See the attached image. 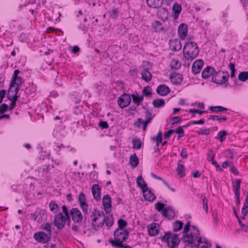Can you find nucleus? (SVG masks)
I'll return each mask as SVG.
<instances>
[{"instance_id":"nucleus-18","label":"nucleus","mask_w":248,"mask_h":248,"mask_svg":"<svg viewBox=\"0 0 248 248\" xmlns=\"http://www.w3.org/2000/svg\"><path fill=\"white\" fill-rule=\"evenodd\" d=\"M215 72V69L213 67L207 66L205 68L202 74V77L203 78H207L211 76H213Z\"/></svg>"},{"instance_id":"nucleus-53","label":"nucleus","mask_w":248,"mask_h":248,"mask_svg":"<svg viewBox=\"0 0 248 248\" xmlns=\"http://www.w3.org/2000/svg\"><path fill=\"white\" fill-rule=\"evenodd\" d=\"M175 132V129H172L169 130L167 132L164 133V138L167 140H169L170 138L171 135Z\"/></svg>"},{"instance_id":"nucleus-17","label":"nucleus","mask_w":248,"mask_h":248,"mask_svg":"<svg viewBox=\"0 0 248 248\" xmlns=\"http://www.w3.org/2000/svg\"><path fill=\"white\" fill-rule=\"evenodd\" d=\"M101 188L98 185L94 184L92 187V192L93 196L94 199L97 201H99L101 199L100 195Z\"/></svg>"},{"instance_id":"nucleus-47","label":"nucleus","mask_w":248,"mask_h":248,"mask_svg":"<svg viewBox=\"0 0 248 248\" xmlns=\"http://www.w3.org/2000/svg\"><path fill=\"white\" fill-rule=\"evenodd\" d=\"M78 202H79V204H80L81 203H87L85 195L82 192H80L78 195Z\"/></svg>"},{"instance_id":"nucleus-64","label":"nucleus","mask_w":248,"mask_h":248,"mask_svg":"<svg viewBox=\"0 0 248 248\" xmlns=\"http://www.w3.org/2000/svg\"><path fill=\"white\" fill-rule=\"evenodd\" d=\"M227 118L225 116H222L220 115H215L214 117V121H226Z\"/></svg>"},{"instance_id":"nucleus-46","label":"nucleus","mask_w":248,"mask_h":248,"mask_svg":"<svg viewBox=\"0 0 248 248\" xmlns=\"http://www.w3.org/2000/svg\"><path fill=\"white\" fill-rule=\"evenodd\" d=\"M227 133L226 131L225 130H221L217 134V137L219 138V140L220 142H222L224 141L226 137Z\"/></svg>"},{"instance_id":"nucleus-11","label":"nucleus","mask_w":248,"mask_h":248,"mask_svg":"<svg viewBox=\"0 0 248 248\" xmlns=\"http://www.w3.org/2000/svg\"><path fill=\"white\" fill-rule=\"evenodd\" d=\"M195 240L196 238H194V235L192 233L189 234H188V233L183 234L182 241L187 246H190L191 247L194 246Z\"/></svg>"},{"instance_id":"nucleus-26","label":"nucleus","mask_w":248,"mask_h":248,"mask_svg":"<svg viewBox=\"0 0 248 248\" xmlns=\"http://www.w3.org/2000/svg\"><path fill=\"white\" fill-rule=\"evenodd\" d=\"M102 218L106 226L108 228L111 227L113 224V217L112 215H109L107 217L104 215V217H102Z\"/></svg>"},{"instance_id":"nucleus-30","label":"nucleus","mask_w":248,"mask_h":248,"mask_svg":"<svg viewBox=\"0 0 248 248\" xmlns=\"http://www.w3.org/2000/svg\"><path fill=\"white\" fill-rule=\"evenodd\" d=\"M131 96L134 103L139 106L143 100V95L140 96L138 94H132Z\"/></svg>"},{"instance_id":"nucleus-6","label":"nucleus","mask_w":248,"mask_h":248,"mask_svg":"<svg viewBox=\"0 0 248 248\" xmlns=\"http://www.w3.org/2000/svg\"><path fill=\"white\" fill-rule=\"evenodd\" d=\"M33 238L39 243L46 244L50 240L51 235L44 232L40 231L34 233Z\"/></svg>"},{"instance_id":"nucleus-51","label":"nucleus","mask_w":248,"mask_h":248,"mask_svg":"<svg viewBox=\"0 0 248 248\" xmlns=\"http://www.w3.org/2000/svg\"><path fill=\"white\" fill-rule=\"evenodd\" d=\"M119 225L118 228H124L127 225V222L123 219H119L118 221Z\"/></svg>"},{"instance_id":"nucleus-19","label":"nucleus","mask_w":248,"mask_h":248,"mask_svg":"<svg viewBox=\"0 0 248 248\" xmlns=\"http://www.w3.org/2000/svg\"><path fill=\"white\" fill-rule=\"evenodd\" d=\"M170 92V88L164 84L159 85L156 89V93L161 96H165Z\"/></svg>"},{"instance_id":"nucleus-56","label":"nucleus","mask_w":248,"mask_h":248,"mask_svg":"<svg viewBox=\"0 0 248 248\" xmlns=\"http://www.w3.org/2000/svg\"><path fill=\"white\" fill-rule=\"evenodd\" d=\"M202 205L203 208L205 210L206 213H207L208 212V201L206 197H204L202 199Z\"/></svg>"},{"instance_id":"nucleus-42","label":"nucleus","mask_w":248,"mask_h":248,"mask_svg":"<svg viewBox=\"0 0 248 248\" xmlns=\"http://www.w3.org/2000/svg\"><path fill=\"white\" fill-rule=\"evenodd\" d=\"M153 140L156 141V146H158V145L162 142V133L161 131H159L156 137V138H153L152 139Z\"/></svg>"},{"instance_id":"nucleus-58","label":"nucleus","mask_w":248,"mask_h":248,"mask_svg":"<svg viewBox=\"0 0 248 248\" xmlns=\"http://www.w3.org/2000/svg\"><path fill=\"white\" fill-rule=\"evenodd\" d=\"M110 16L112 18H116L119 13V11L117 9H113L112 11H109Z\"/></svg>"},{"instance_id":"nucleus-35","label":"nucleus","mask_w":248,"mask_h":248,"mask_svg":"<svg viewBox=\"0 0 248 248\" xmlns=\"http://www.w3.org/2000/svg\"><path fill=\"white\" fill-rule=\"evenodd\" d=\"M165 104L164 99L162 98L156 99L153 101V105L154 107L159 108L161 107L164 106Z\"/></svg>"},{"instance_id":"nucleus-5","label":"nucleus","mask_w":248,"mask_h":248,"mask_svg":"<svg viewBox=\"0 0 248 248\" xmlns=\"http://www.w3.org/2000/svg\"><path fill=\"white\" fill-rule=\"evenodd\" d=\"M66 223V217L62 213L56 214L54 218V225L58 230L63 229Z\"/></svg>"},{"instance_id":"nucleus-12","label":"nucleus","mask_w":248,"mask_h":248,"mask_svg":"<svg viewBox=\"0 0 248 248\" xmlns=\"http://www.w3.org/2000/svg\"><path fill=\"white\" fill-rule=\"evenodd\" d=\"M204 64V62L202 59L196 60L192 66V72L194 75L200 72Z\"/></svg>"},{"instance_id":"nucleus-52","label":"nucleus","mask_w":248,"mask_h":248,"mask_svg":"<svg viewBox=\"0 0 248 248\" xmlns=\"http://www.w3.org/2000/svg\"><path fill=\"white\" fill-rule=\"evenodd\" d=\"M79 205L84 215L88 214V205L87 203H81Z\"/></svg>"},{"instance_id":"nucleus-43","label":"nucleus","mask_w":248,"mask_h":248,"mask_svg":"<svg viewBox=\"0 0 248 248\" xmlns=\"http://www.w3.org/2000/svg\"><path fill=\"white\" fill-rule=\"evenodd\" d=\"M233 211H234V213L236 216V217H237L238 220V222L240 224V225H241V228L244 230L245 231H247V226H246V225H245L244 224H243L241 220V219L239 218L235 208L234 207H233Z\"/></svg>"},{"instance_id":"nucleus-60","label":"nucleus","mask_w":248,"mask_h":248,"mask_svg":"<svg viewBox=\"0 0 248 248\" xmlns=\"http://www.w3.org/2000/svg\"><path fill=\"white\" fill-rule=\"evenodd\" d=\"M18 98H8L9 100L11 101V103L10 104V106H9V108H11V109L14 108L16 106V102Z\"/></svg>"},{"instance_id":"nucleus-62","label":"nucleus","mask_w":248,"mask_h":248,"mask_svg":"<svg viewBox=\"0 0 248 248\" xmlns=\"http://www.w3.org/2000/svg\"><path fill=\"white\" fill-rule=\"evenodd\" d=\"M153 118V116H150L148 118L147 120H146L145 121H142V124H143V130L145 131L146 130L147 125L150 122V121Z\"/></svg>"},{"instance_id":"nucleus-54","label":"nucleus","mask_w":248,"mask_h":248,"mask_svg":"<svg viewBox=\"0 0 248 248\" xmlns=\"http://www.w3.org/2000/svg\"><path fill=\"white\" fill-rule=\"evenodd\" d=\"M167 208L168 210V216L169 218H173L175 216V213L174 210L171 207H168Z\"/></svg>"},{"instance_id":"nucleus-41","label":"nucleus","mask_w":248,"mask_h":248,"mask_svg":"<svg viewBox=\"0 0 248 248\" xmlns=\"http://www.w3.org/2000/svg\"><path fill=\"white\" fill-rule=\"evenodd\" d=\"M238 78L241 81H246L248 79V72L244 71L240 72L238 75Z\"/></svg>"},{"instance_id":"nucleus-63","label":"nucleus","mask_w":248,"mask_h":248,"mask_svg":"<svg viewBox=\"0 0 248 248\" xmlns=\"http://www.w3.org/2000/svg\"><path fill=\"white\" fill-rule=\"evenodd\" d=\"M182 120V117L180 116H175L173 117L172 118H171V120L172 121V125H173L180 121H181Z\"/></svg>"},{"instance_id":"nucleus-59","label":"nucleus","mask_w":248,"mask_h":248,"mask_svg":"<svg viewBox=\"0 0 248 248\" xmlns=\"http://www.w3.org/2000/svg\"><path fill=\"white\" fill-rule=\"evenodd\" d=\"M190 227V222L188 221L185 225L184 228L183 232V234H186L188 233L189 232V228Z\"/></svg>"},{"instance_id":"nucleus-1","label":"nucleus","mask_w":248,"mask_h":248,"mask_svg":"<svg viewBox=\"0 0 248 248\" xmlns=\"http://www.w3.org/2000/svg\"><path fill=\"white\" fill-rule=\"evenodd\" d=\"M199 48L197 44L195 42L186 43L183 48V54L185 59L191 62L198 55Z\"/></svg>"},{"instance_id":"nucleus-8","label":"nucleus","mask_w":248,"mask_h":248,"mask_svg":"<svg viewBox=\"0 0 248 248\" xmlns=\"http://www.w3.org/2000/svg\"><path fill=\"white\" fill-rule=\"evenodd\" d=\"M70 215L73 221L76 223L81 222L83 216L80 210L77 208H73L70 211Z\"/></svg>"},{"instance_id":"nucleus-55","label":"nucleus","mask_w":248,"mask_h":248,"mask_svg":"<svg viewBox=\"0 0 248 248\" xmlns=\"http://www.w3.org/2000/svg\"><path fill=\"white\" fill-rule=\"evenodd\" d=\"M229 167L231 168L230 170L232 173L236 175H238L239 171L232 163H230Z\"/></svg>"},{"instance_id":"nucleus-57","label":"nucleus","mask_w":248,"mask_h":248,"mask_svg":"<svg viewBox=\"0 0 248 248\" xmlns=\"http://www.w3.org/2000/svg\"><path fill=\"white\" fill-rule=\"evenodd\" d=\"M207 155V159L209 162L211 160H213V159H214L215 158V154L214 153L213 151L211 150H210L209 151Z\"/></svg>"},{"instance_id":"nucleus-48","label":"nucleus","mask_w":248,"mask_h":248,"mask_svg":"<svg viewBox=\"0 0 248 248\" xmlns=\"http://www.w3.org/2000/svg\"><path fill=\"white\" fill-rule=\"evenodd\" d=\"M142 93L143 96H147L148 95L151 94L152 90L149 86H146L143 88Z\"/></svg>"},{"instance_id":"nucleus-40","label":"nucleus","mask_w":248,"mask_h":248,"mask_svg":"<svg viewBox=\"0 0 248 248\" xmlns=\"http://www.w3.org/2000/svg\"><path fill=\"white\" fill-rule=\"evenodd\" d=\"M41 228L46 232V233L49 234L51 236V226L50 223H44L41 225Z\"/></svg>"},{"instance_id":"nucleus-38","label":"nucleus","mask_w":248,"mask_h":248,"mask_svg":"<svg viewBox=\"0 0 248 248\" xmlns=\"http://www.w3.org/2000/svg\"><path fill=\"white\" fill-rule=\"evenodd\" d=\"M171 69L177 70L181 67V63L177 59H173L170 63Z\"/></svg>"},{"instance_id":"nucleus-21","label":"nucleus","mask_w":248,"mask_h":248,"mask_svg":"<svg viewBox=\"0 0 248 248\" xmlns=\"http://www.w3.org/2000/svg\"><path fill=\"white\" fill-rule=\"evenodd\" d=\"M143 193V196L145 200L150 202H153L155 199V195L147 187V189H144L142 191Z\"/></svg>"},{"instance_id":"nucleus-32","label":"nucleus","mask_w":248,"mask_h":248,"mask_svg":"<svg viewBox=\"0 0 248 248\" xmlns=\"http://www.w3.org/2000/svg\"><path fill=\"white\" fill-rule=\"evenodd\" d=\"M152 26L155 29V32L163 31L165 29L163 28L162 23L158 21H155L153 23Z\"/></svg>"},{"instance_id":"nucleus-13","label":"nucleus","mask_w":248,"mask_h":248,"mask_svg":"<svg viewBox=\"0 0 248 248\" xmlns=\"http://www.w3.org/2000/svg\"><path fill=\"white\" fill-rule=\"evenodd\" d=\"M188 27L184 23L180 24L178 29V33L179 37L183 40L185 39L187 35Z\"/></svg>"},{"instance_id":"nucleus-45","label":"nucleus","mask_w":248,"mask_h":248,"mask_svg":"<svg viewBox=\"0 0 248 248\" xmlns=\"http://www.w3.org/2000/svg\"><path fill=\"white\" fill-rule=\"evenodd\" d=\"M93 216L97 218L98 219L99 217H104V213L103 212H100L97 210L94 209L93 211L92 212Z\"/></svg>"},{"instance_id":"nucleus-20","label":"nucleus","mask_w":248,"mask_h":248,"mask_svg":"<svg viewBox=\"0 0 248 248\" xmlns=\"http://www.w3.org/2000/svg\"><path fill=\"white\" fill-rule=\"evenodd\" d=\"M170 78L173 84H180L183 80V77L179 73H173L170 75Z\"/></svg>"},{"instance_id":"nucleus-29","label":"nucleus","mask_w":248,"mask_h":248,"mask_svg":"<svg viewBox=\"0 0 248 248\" xmlns=\"http://www.w3.org/2000/svg\"><path fill=\"white\" fill-rule=\"evenodd\" d=\"M142 78L146 82L150 81L152 79V75L147 69H144L141 72Z\"/></svg>"},{"instance_id":"nucleus-27","label":"nucleus","mask_w":248,"mask_h":248,"mask_svg":"<svg viewBox=\"0 0 248 248\" xmlns=\"http://www.w3.org/2000/svg\"><path fill=\"white\" fill-rule=\"evenodd\" d=\"M241 182V179H238L235 180L234 183H233L232 188L234 193V195L240 194V184Z\"/></svg>"},{"instance_id":"nucleus-10","label":"nucleus","mask_w":248,"mask_h":248,"mask_svg":"<svg viewBox=\"0 0 248 248\" xmlns=\"http://www.w3.org/2000/svg\"><path fill=\"white\" fill-rule=\"evenodd\" d=\"M104 209L106 213H109L111 212V199L109 195H104L102 199Z\"/></svg>"},{"instance_id":"nucleus-7","label":"nucleus","mask_w":248,"mask_h":248,"mask_svg":"<svg viewBox=\"0 0 248 248\" xmlns=\"http://www.w3.org/2000/svg\"><path fill=\"white\" fill-rule=\"evenodd\" d=\"M131 96L129 94L124 93L118 99V104L121 108H124L128 106L131 102Z\"/></svg>"},{"instance_id":"nucleus-37","label":"nucleus","mask_w":248,"mask_h":248,"mask_svg":"<svg viewBox=\"0 0 248 248\" xmlns=\"http://www.w3.org/2000/svg\"><path fill=\"white\" fill-rule=\"evenodd\" d=\"M50 210L56 213L59 210V207L55 201H52L49 204Z\"/></svg>"},{"instance_id":"nucleus-34","label":"nucleus","mask_w":248,"mask_h":248,"mask_svg":"<svg viewBox=\"0 0 248 248\" xmlns=\"http://www.w3.org/2000/svg\"><path fill=\"white\" fill-rule=\"evenodd\" d=\"M183 224H184L183 222L179 220H177L172 222V228L173 232H176L181 230L183 228Z\"/></svg>"},{"instance_id":"nucleus-9","label":"nucleus","mask_w":248,"mask_h":248,"mask_svg":"<svg viewBox=\"0 0 248 248\" xmlns=\"http://www.w3.org/2000/svg\"><path fill=\"white\" fill-rule=\"evenodd\" d=\"M53 167V165L51 167L49 165L40 166L35 170L36 175L40 178L44 177L48 173L51 168Z\"/></svg>"},{"instance_id":"nucleus-39","label":"nucleus","mask_w":248,"mask_h":248,"mask_svg":"<svg viewBox=\"0 0 248 248\" xmlns=\"http://www.w3.org/2000/svg\"><path fill=\"white\" fill-rule=\"evenodd\" d=\"M132 142L133 144V148H135L137 150H139L141 148L142 142L140 139H133Z\"/></svg>"},{"instance_id":"nucleus-36","label":"nucleus","mask_w":248,"mask_h":248,"mask_svg":"<svg viewBox=\"0 0 248 248\" xmlns=\"http://www.w3.org/2000/svg\"><path fill=\"white\" fill-rule=\"evenodd\" d=\"M209 109L213 112H219L224 111H227L228 108L222 106H211L209 107Z\"/></svg>"},{"instance_id":"nucleus-28","label":"nucleus","mask_w":248,"mask_h":248,"mask_svg":"<svg viewBox=\"0 0 248 248\" xmlns=\"http://www.w3.org/2000/svg\"><path fill=\"white\" fill-rule=\"evenodd\" d=\"M172 11L174 13V18L176 19L182 11V7L181 5L177 3H175L172 7Z\"/></svg>"},{"instance_id":"nucleus-25","label":"nucleus","mask_w":248,"mask_h":248,"mask_svg":"<svg viewBox=\"0 0 248 248\" xmlns=\"http://www.w3.org/2000/svg\"><path fill=\"white\" fill-rule=\"evenodd\" d=\"M129 164L133 168L136 167L139 164V159L136 154H134L130 156Z\"/></svg>"},{"instance_id":"nucleus-44","label":"nucleus","mask_w":248,"mask_h":248,"mask_svg":"<svg viewBox=\"0 0 248 248\" xmlns=\"http://www.w3.org/2000/svg\"><path fill=\"white\" fill-rule=\"evenodd\" d=\"M38 215H41L40 210H37L33 214H31V218L37 222L41 221L40 218H38Z\"/></svg>"},{"instance_id":"nucleus-2","label":"nucleus","mask_w":248,"mask_h":248,"mask_svg":"<svg viewBox=\"0 0 248 248\" xmlns=\"http://www.w3.org/2000/svg\"><path fill=\"white\" fill-rule=\"evenodd\" d=\"M128 232L124 228H118L114 232V240L110 239L109 242L115 248H120L123 243L128 237Z\"/></svg>"},{"instance_id":"nucleus-22","label":"nucleus","mask_w":248,"mask_h":248,"mask_svg":"<svg viewBox=\"0 0 248 248\" xmlns=\"http://www.w3.org/2000/svg\"><path fill=\"white\" fill-rule=\"evenodd\" d=\"M163 0H146L147 5L153 8L160 7L163 4Z\"/></svg>"},{"instance_id":"nucleus-14","label":"nucleus","mask_w":248,"mask_h":248,"mask_svg":"<svg viewBox=\"0 0 248 248\" xmlns=\"http://www.w3.org/2000/svg\"><path fill=\"white\" fill-rule=\"evenodd\" d=\"M169 45L170 49L174 51H178L182 48L181 41L178 39L170 40L169 42Z\"/></svg>"},{"instance_id":"nucleus-4","label":"nucleus","mask_w":248,"mask_h":248,"mask_svg":"<svg viewBox=\"0 0 248 248\" xmlns=\"http://www.w3.org/2000/svg\"><path fill=\"white\" fill-rule=\"evenodd\" d=\"M229 76V73L226 71L215 72L212 76V81L217 84H223L227 82Z\"/></svg>"},{"instance_id":"nucleus-24","label":"nucleus","mask_w":248,"mask_h":248,"mask_svg":"<svg viewBox=\"0 0 248 248\" xmlns=\"http://www.w3.org/2000/svg\"><path fill=\"white\" fill-rule=\"evenodd\" d=\"M137 184L142 191L144 189H147V185L141 175L138 176L137 178Z\"/></svg>"},{"instance_id":"nucleus-3","label":"nucleus","mask_w":248,"mask_h":248,"mask_svg":"<svg viewBox=\"0 0 248 248\" xmlns=\"http://www.w3.org/2000/svg\"><path fill=\"white\" fill-rule=\"evenodd\" d=\"M162 241L167 243L168 246L170 248H175L179 244L180 239L178 235L175 233L172 234L170 232H165L164 235L159 237Z\"/></svg>"},{"instance_id":"nucleus-23","label":"nucleus","mask_w":248,"mask_h":248,"mask_svg":"<svg viewBox=\"0 0 248 248\" xmlns=\"http://www.w3.org/2000/svg\"><path fill=\"white\" fill-rule=\"evenodd\" d=\"M165 204L163 203L157 202L155 204V209L159 212H162L163 216H168V210L167 208H165Z\"/></svg>"},{"instance_id":"nucleus-31","label":"nucleus","mask_w":248,"mask_h":248,"mask_svg":"<svg viewBox=\"0 0 248 248\" xmlns=\"http://www.w3.org/2000/svg\"><path fill=\"white\" fill-rule=\"evenodd\" d=\"M177 174L181 177H183L186 175V168L184 165L178 163L176 168Z\"/></svg>"},{"instance_id":"nucleus-16","label":"nucleus","mask_w":248,"mask_h":248,"mask_svg":"<svg viewBox=\"0 0 248 248\" xmlns=\"http://www.w3.org/2000/svg\"><path fill=\"white\" fill-rule=\"evenodd\" d=\"M159 225L156 223H152L148 226V234L150 236H155L158 234Z\"/></svg>"},{"instance_id":"nucleus-33","label":"nucleus","mask_w":248,"mask_h":248,"mask_svg":"<svg viewBox=\"0 0 248 248\" xmlns=\"http://www.w3.org/2000/svg\"><path fill=\"white\" fill-rule=\"evenodd\" d=\"M24 82V80L22 78L20 77H16V78H12L11 84L19 87V86L21 85Z\"/></svg>"},{"instance_id":"nucleus-49","label":"nucleus","mask_w":248,"mask_h":248,"mask_svg":"<svg viewBox=\"0 0 248 248\" xmlns=\"http://www.w3.org/2000/svg\"><path fill=\"white\" fill-rule=\"evenodd\" d=\"M211 130L210 128H206L204 130L197 131L196 132L199 135H208L210 134Z\"/></svg>"},{"instance_id":"nucleus-61","label":"nucleus","mask_w":248,"mask_h":248,"mask_svg":"<svg viewBox=\"0 0 248 248\" xmlns=\"http://www.w3.org/2000/svg\"><path fill=\"white\" fill-rule=\"evenodd\" d=\"M98 126L102 129H107L108 127V124L106 121H100Z\"/></svg>"},{"instance_id":"nucleus-50","label":"nucleus","mask_w":248,"mask_h":248,"mask_svg":"<svg viewBox=\"0 0 248 248\" xmlns=\"http://www.w3.org/2000/svg\"><path fill=\"white\" fill-rule=\"evenodd\" d=\"M175 129V132H176L178 134V138H182L184 136V130L181 126H180L178 128Z\"/></svg>"},{"instance_id":"nucleus-15","label":"nucleus","mask_w":248,"mask_h":248,"mask_svg":"<svg viewBox=\"0 0 248 248\" xmlns=\"http://www.w3.org/2000/svg\"><path fill=\"white\" fill-rule=\"evenodd\" d=\"M19 87L16 86L12 84H10V88L8 92V98H18V96L17 95Z\"/></svg>"}]
</instances>
